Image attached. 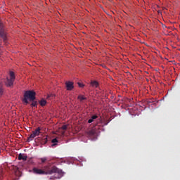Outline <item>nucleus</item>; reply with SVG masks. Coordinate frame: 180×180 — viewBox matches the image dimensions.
<instances>
[{"mask_svg":"<svg viewBox=\"0 0 180 180\" xmlns=\"http://www.w3.org/2000/svg\"><path fill=\"white\" fill-rule=\"evenodd\" d=\"M44 169L46 171V175H51L53 174H58L61 175L63 174V170L57 168L56 166H53L51 169L49 165L44 166Z\"/></svg>","mask_w":180,"mask_h":180,"instance_id":"obj_2","label":"nucleus"},{"mask_svg":"<svg viewBox=\"0 0 180 180\" xmlns=\"http://www.w3.org/2000/svg\"><path fill=\"white\" fill-rule=\"evenodd\" d=\"M2 53V51H1V49H0V54Z\"/></svg>","mask_w":180,"mask_h":180,"instance_id":"obj_23","label":"nucleus"},{"mask_svg":"<svg viewBox=\"0 0 180 180\" xmlns=\"http://www.w3.org/2000/svg\"><path fill=\"white\" fill-rule=\"evenodd\" d=\"M18 160L19 161H22H22H26L27 160V155H24L22 153H20L18 155Z\"/></svg>","mask_w":180,"mask_h":180,"instance_id":"obj_9","label":"nucleus"},{"mask_svg":"<svg viewBox=\"0 0 180 180\" xmlns=\"http://www.w3.org/2000/svg\"><path fill=\"white\" fill-rule=\"evenodd\" d=\"M40 130H41V129H40V127H38L37 129L33 131L32 133L27 138V141L30 142V141H33L34 137H36L37 136H39L40 135Z\"/></svg>","mask_w":180,"mask_h":180,"instance_id":"obj_5","label":"nucleus"},{"mask_svg":"<svg viewBox=\"0 0 180 180\" xmlns=\"http://www.w3.org/2000/svg\"><path fill=\"white\" fill-rule=\"evenodd\" d=\"M33 174H36L37 175H46V169H44V166L43 169H38L37 167H34L32 169Z\"/></svg>","mask_w":180,"mask_h":180,"instance_id":"obj_6","label":"nucleus"},{"mask_svg":"<svg viewBox=\"0 0 180 180\" xmlns=\"http://www.w3.org/2000/svg\"><path fill=\"white\" fill-rule=\"evenodd\" d=\"M40 160H41V164H44V162H46V161H47V158H41Z\"/></svg>","mask_w":180,"mask_h":180,"instance_id":"obj_18","label":"nucleus"},{"mask_svg":"<svg viewBox=\"0 0 180 180\" xmlns=\"http://www.w3.org/2000/svg\"><path fill=\"white\" fill-rule=\"evenodd\" d=\"M91 85L93 88H98L99 86V83L96 81H91Z\"/></svg>","mask_w":180,"mask_h":180,"instance_id":"obj_10","label":"nucleus"},{"mask_svg":"<svg viewBox=\"0 0 180 180\" xmlns=\"http://www.w3.org/2000/svg\"><path fill=\"white\" fill-rule=\"evenodd\" d=\"M2 40L4 44H6V41H8V33H6V30L4 27V24L0 22V46L2 44Z\"/></svg>","mask_w":180,"mask_h":180,"instance_id":"obj_3","label":"nucleus"},{"mask_svg":"<svg viewBox=\"0 0 180 180\" xmlns=\"http://www.w3.org/2000/svg\"><path fill=\"white\" fill-rule=\"evenodd\" d=\"M2 83H0V96H2V94H4V89H2Z\"/></svg>","mask_w":180,"mask_h":180,"instance_id":"obj_17","label":"nucleus"},{"mask_svg":"<svg viewBox=\"0 0 180 180\" xmlns=\"http://www.w3.org/2000/svg\"><path fill=\"white\" fill-rule=\"evenodd\" d=\"M31 106L32 108H37V101H32V104H31Z\"/></svg>","mask_w":180,"mask_h":180,"instance_id":"obj_16","label":"nucleus"},{"mask_svg":"<svg viewBox=\"0 0 180 180\" xmlns=\"http://www.w3.org/2000/svg\"><path fill=\"white\" fill-rule=\"evenodd\" d=\"M16 77H15V72H10V78L7 77L6 81L5 82L6 86L8 88H11V86H13V82H15V79Z\"/></svg>","mask_w":180,"mask_h":180,"instance_id":"obj_4","label":"nucleus"},{"mask_svg":"<svg viewBox=\"0 0 180 180\" xmlns=\"http://www.w3.org/2000/svg\"><path fill=\"white\" fill-rule=\"evenodd\" d=\"M51 143H53L52 144V146H57V143H58V140H57V139H52Z\"/></svg>","mask_w":180,"mask_h":180,"instance_id":"obj_14","label":"nucleus"},{"mask_svg":"<svg viewBox=\"0 0 180 180\" xmlns=\"http://www.w3.org/2000/svg\"><path fill=\"white\" fill-rule=\"evenodd\" d=\"M46 104L47 101L44 98H42L41 101H39V105L41 106H46Z\"/></svg>","mask_w":180,"mask_h":180,"instance_id":"obj_11","label":"nucleus"},{"mask_svg":"<svg viewBox=\"0 0 180 180\" xmlns=\"http://www.w3.org/2000/svg\"><path fill=\"white\" fill-rule=\"evenodd\" d=\"M29 99L32 102L36 99V92L33 91H26L24 94V98L22 99V102L27 105L29 103Z\"/></svg>","mask_w":180,"mask_h":180,"instance_id":"obj_1","label":"nucleus"},{"mask_svg":"<svg viewBox=\"0 0 180 180\" xmlns=\"http://www.w3.org/2000/svg\"><path fill=\"white\" fill-rule=\"evenodd\" d=\"M47 136L44 137V139L41 140V144H47Z\"/></svg>","mask_w":180,"mask_h":180,"instance_id":"obj_15","label":"nucleus"},{"mask_svg":"<svg viewBox=\"0 0 180 180\" xmlns=\"http://www.w3.org/2000/svg\"><path fill=\"white\" fill-rule=\"evenodd\" d=\"M77 99H79V101H80V102H82L83 101H86V97H84L82 95H79V96H78Z\"/></svg>","mask_w":180,"mask_h":180,"instance_id":"obj_13","label":"nucleus"},{"mask_svg":"<svg viewBox=\"0 0 180 180\" xmlns=\"http://www.w3.org/2000/svg\"><path fill=\"white\" fill-rule=\"evenodd\" d=\"M54 96V95L53 94H48L47 97H46V99H50V98Z\"/></svg>","mask_w":180,"mask_h":180,"instance_id":"obj_20","label":"nucleus"},{"mask_svg":"<svg viewBox=\"0 0 180 180\" xmlns=\"http://www.w3.org/2000/svg\"><path fill=\"white\" fill-rule=\"evenodd\" d=\"M50 179H57V177H56V176H51Z\"/></svg>","mask_w":180,"mask_h":180,"instance_id":"obj_22","label":"nucleus"},{"mask_svg":"<svg viewBox=\"0 0 180 180\" xmlns=\"http://www.w3.org/2000/svg\"><path fill=\"white\" fill-rule=\"evenodd\" d=\"M67 129H68L67 125H63V126H62V129H63V130H67Z\"/></svg>","mask_w":180,"mask_h":180,"instance_id":"obj_21","label":"nucleus"},{"mask_svg":"<svg viewBox=\"0 0 180 180\" xmlns=\"http://www.w3.org/2000/svg\"><path fill=\"white\" fill-rule=\"evenodd\" d=\"M77 84L79 86V88H84V86H85V85H84V84L81 82H78Z\"/></svg>","mask_w":180,"mask_h":180,"instance_id":"obj_19","label":"nucleus"},{"mask_svg":"<svg viewBox=\"0 0 180 180\" xmlns=\"http://www.w3.org/2000/svg\"><path fill=\"white\" fill-rule=\"evenodd\" d=\"M87 136L90 137V139H93L95 140L96 139V131L95 129H91L87 132Z\"/></svg>","mask_w":180,"mask_h":180,"instance_id":"obj_7","label":"nucleus"},{"mask_svg":"<svg viewBox=\"0 0 180 180\" xmlns=\"http://www.w3.org/2000/svg\"><path fill=\"white\" fill-rule=\"evenodd\" d=\"M96 119H98V115L91 116V117L88 120V123H92V122H94V120Z\"/></svg>","mask_w":180,"mask_h":180,"instance_id":"obj_12","label":"nucleus"},{"mask_svg":"<svg viewBox=\"0 0 180 180\" xmlns=\"http://www.w3.org/2000/svg\"><path fill=\"white\" fill-rule=\"evenodd\" d=\"M65 86L67 91H72V89H74V82L68 81L65 82Z\"/></svg>","mask_w":180,"mask_h":180,"instance_id":"obj_8","label":"nucleus"}]
</instances>
